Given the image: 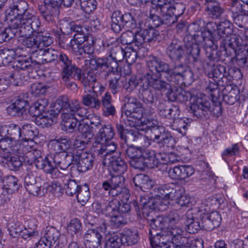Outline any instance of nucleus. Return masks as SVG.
I'll return each mask as SVG.
<instances>
[{
    "mask_svg": "<svg viewBox=\"0 0 248 248\" xmlns=\"http://www.w3.org/2000/svg\"><path fill=\"white\" fill-rule=\"evenodd\" d=\"M157 207L155 201L152 200L144 203L142 208V214L150 225V241L152 248H162L167 247L171 244L172 240L170 238L165 229V220L160 217H153L155 214L154 210Z\"/></svg>",
    "mask_w": 248,
    "mask_h": 248,
    "instance_id": "f257e3e1",
    "label": "nucleus"
},
{
    "mask_svg": "<svg viewBox=\"0 0 248 248\" xmlns=\"http://www.w3.org/2000/svg\"><path fill=\"white\" fill-rule=\"evenodd\" d=\"M214 80V82L209 81L206 88V91L210 93L212 106H211L210 102L207 100L205 96L197 97L190 106L192 112L197 118H207L211 114L218 117L221 115V93L218 88L220 80Z\"/></svg>",
    "mask_w": 248,
    "mask_h": 248,
    "instance_id": "f03ea898",
    "label": "nucleus"
},
{
    "mask_svg": "<svg viewBox=\"0 0 248 248\" xmlns=\"http://www.w3.org/2000/svg\"><path fill=\"white\" fill-rule=\"evenodd\" d=\"M221 52H224L227 57L235 58L236 64L244 67L248 63V46L246 40L239 35L233 34L221 42L220 46Z\"/></svg>",
    "mask_w": 248,
    "mask_h": 248,
    "instance_id": "7ed1b4c3",
    "label": "nucleus"
},
{
    "mask_svg": "<svg viewBox=\"0 0 248 248\" xmlns=\"http://www.w3.org/2000/svg\"><path fill=\"white\" fill-rule=\"evenodd\" d=\"M39 163V168H44L45 173L50 174L54 179L61 177L62 174L58 168L64 170L74 164V150L72 152H56L53 156L45 155V161L41 159Z\"/></svg>",
    "mask_w": 248,
    "mask_h": 248,
    "instance_id": "20e7f679",
    "label": "nucleus"
},
{
    "mask_svg": "<svg viewBox=\"0 0 248 248\" xmlns=\"http://www.w3.org/2000/svg\"><path fill=\"white\" fill-rule=\"evenodd\" d=\"M146 62L148 71L145 74L143 87L146 88L150 87L160 92L167 91L170 85L162 79L164 78L167 80V78L162 71V68L157 61V57L149 55L146 58Z\"/></svg>",
    "mask_w": 248,
    "mask_h": 248,
    "instance_id": "39448f33",
    "label": "nucleus"
},
{
    "mask_svg": "<svg viewBox=\"0 0 248 248\" xmlns=\"http://www.w3.org/2000/svg\"><path fill=\"white\" fill-rule=\"evenodd\" d=\"M183 40L186 53L191 55L194 62H197L200 60L199 45L204 47L205 46H211L213 44L212 34L209 31H198L193 35L186 34Z\"/></svg>",
    "mask_w": 248,
    "mask_h": 248,
    "instance_id": "423d86ee",
    "label": "nucleus"
},
{
    "mask_svg": "<svg viewBox=\"0 0 248 248\" xmlns=\"http://www.w3.org/2000/svg\"><path fill=\"white\" fill-rule=\"evenodd\" d=\"M163 73L167 78V81L175 84H189L194 81V75L192 71L185 65L180 64L171 68L167 62L157 57Z\"/></svg>",
    "mask_w": 248,
    "mask_h": 248,
    "instance_id": "0eeeda50",
    "label": "nucleus"
},
{
    "mask_svg": "<svg viewBox=\"0 0 248 248\" xmlns=\"http://www.w3.org/2000/svg\"><path fill=\"white\" fill-rule=\"evenodd\" d=\"M124 105L122 113L128 118L141 120L153 113V109L149 111L144 109L142 104L135 97L126 95L124 99Z\"/></svg>",
    "mask_w": 248,
    "mask_h": 248,
    "instance_id": "6e6552de",
    "label": "nucleus"
},
{
    "mask_svg": "<svg viewBox=\"0 0 248 248\" xmlns=\"http://www.w3.org/2000/svg\"><path fill=\"white\" fill-rule=\"evenodd\" d=\"M150 193L153 196L158 197L161 200L158 202L155 201L157 204V207L154 210V211L156 209H159V205H162V204H163L165 206H167L169 204L170 201H173V199L179 195L180 190L171 188L168 185L160 186L155 185L152 191H150Z\"/></svg>",
    "mask_w": 248,
    "mask_h": 248,
    "instance_id": "1a4fd4ad",
    "label": "nucleus"
},
{
    "mask_svg": "<svg viewBox=\"0 0 248 248\" xmlns=\"http://www.w3.org/2000/svg\"><path fill=\"white\" fill-rule=\"evenodd\" d=\"M124 50L121 46H117L111 48L109 56L105 58V60H108V70L103 71L101 73L104 76V78H107L110 73L114 74L118 72V62H121L124 58Z\"/></svg>",
    "mask_w": 248,
    "mask_h": 248,
    "instance_id": "9d476101",
    "label": "nucleus"
},
{
    "mask_svg": "<svg viewBox=\"0 0 248 248\" xmlns=\"http://www.w3.org/2000/svg\"><path fill=\"white\" fill-rule=\"evenodd\" d=\"M70 28L71 31L76 32L74 35V38L71 40V47L73 51H77L85 41L93 43V37L90 33L89 26L87 28L78 25H72Z\"/></svg>",
    "mask_w": 248,
    "mask_h": 248,
    "instance_id": "9b49d317",
    "label": "nucleus"
},
{
    "mask_svg": "<svg viewBox=\"0 0 248 248\" xmlns=\"http://www.w3.org/2000/svg\"><path fill=\"white\" fill-rule=\"evenodd\" d=\"M202 211L198 207L189 209L186 214V231L189 233H195L203 229L201 217Z\"/></svg>",
    "mask_w": 248,
    "mask_h": 248,
    "instance_id": "f8f14e48",
    "label": "nucleus"
},
{
    "mask_svg": "<svg viewBox=\"0 0 248 248\" xmlns=\"http://www.w3.org/2000/svg\"><path fill=\"white\" fill-rule=\"evenodd\" d=\"M94 156L91 153L81 150H74V164L79 172H84L93 166Z\"/></svg>",
    "mask_w": 248,
    "mask_h": 248,
    "instance_id": "ddd939ff",
    "label": "nucleus"
},
{
    "mask_svg": "<svg viewBox=\"0 0 248 248\" xmlns=\"http://www.w3.org/2000/svg\"><path fill=\"white\" fill-rule=\"evenodd\" d=\"M111 28L116 33L119 32L124 25L131 29L139 28L141 27L142 22L137 16H111Z\"/></svg>",
    "mask_w": 248,
    "mask_h": 248,
    "instance_id": "4468645a",
    "label": "nucleus"
},
{
    "mask_svg": "<svg viewBox=\"0 0 248 248\" xmlns=\"http://www.w3.org/2000/svg\"><path fill=\"white\" fill-rule=\"evenodd\" d=\"M44 238L52 248H62L67 243L66 236L52 226L46 227Z\"/></svg>",
    "mask_w": 248,
    "mask_h": 248,
    "instance_id": "2eb2a0df",
    "label": "nucleus"
},
{
    "mask_svg": "<svg viewBox=\"0 0 248 248\" xmlns=\"http://www.w3.org/2000/svg\"><path fill=\"white\" fill-rule=\"evenodd\" d=\"M58 58L62 67L61 76L62 80H67L74 74L77 75L79 68L72 63V60L66 54L62 53Z\"/></svg>",
    "mask_w": 248,
    "mask_h": 248,
    "instance_id": "dca6fc26",
    "label": "nucleus"
},
{
    "mask_svg": "<svg viewBox=\"0 0 248 248\" xmlns=\"http://www.w3.org/2000/svg\"><path fill=\"white\" fill-rule=\"evenodd\" d=\"M86 248H98L104 240V232L101 228L89 229L84 236Z\"/></svg>",
    "mask_w": 248,
    "mask_h": 248,
    "instance_id": "f3484780",
    "label": "nucleus"
},
{
    "mask_svg": "<svg viewBox=\"0 0 248 248\" xmlns=\"http://www.w3.org/2000/svg\"><path fill=\"white\" fill-rule=\"evenodd\" d=\"M52 42L51 38L38 34L35 38L27 37L22 41V44L27 48H30L31 51L35 50L38 47L42 48L49 46Z\"/></svg>",
    "mask_w": 248,
    "mask_h": 248,
    "instance_id": "a211bd4d",
    "label": "nucleus"
},
{
    "mask_svg": "<svg viewBox=\"0 0 248 248\" xmlns=\"http://www.w3.org/2000/svg\"><path fill=\"white\" fill-rule=\"evenodd\" d=\"M93 145L99 148L97 153L99 155L104 157V163L108 161L112 155H119L116 152L117 145L111 140H106L102 143H93Z\"/></svg>",
    "mask_w": 248,
    "mask_h": 248,
    "instance_id": "6ab92c4d",
    "label": "nucleus"
},
{
    "mask_svg": "<svg viewBox=\"0 0 248 248\" xmlns=\"http://www.w3.org/2000/svg\"><path fill=\"white\" fill-rule=\"evenodd\" d=\"M167 54L172 61H180L186 55L190 56L186 53L185 45L183 46L181 42L177 39L172 40L169 45L167 48Z\"/></svg>",
    "mask_w": 248,
    "mask_h": 248,
    "instance_id": "aec40b11",
    "label": "nucleus"
},
{
    "mask_svg": "<svg viewBox=\"0 0 248 248\" xmlns=\"http://www.w3.org/2000/svg\"><path fill=\"white\" fill-rule=\"evenodd\" d=\"M221 217L218 212L215 211L209 214H204L202 212L201 215V221L203 229L207 231H211L219 226L221 223Z\"/></svg>",
    "mask_w": 248,
    "mask_h": 248,
    "instance_id": "412c9836",
    "label": "nucleus"
},
{
    "mask_svg": "<svg viewBox=\"0 0 248 248\" xmlns=\"http://www.w3.org/2000/svg\"><path fill=\"white\" fill-rule=\"evenodd\" d=\"M156 121L152 120L150 121L147 119V123L145 124L146 134L148 137L152 141L158 142L163 135L165 134L167 130L162 126L157 125Z\"/></svg>",
    "mask_w": 248,
    "mask_h": 248,
    "instance_id": "4be33fe9",
    "label": "nucleus"
},
{
    "mask_svg": "<svg viewBox=\"0 0 248 248\" xmlns=\"http://www.w3.org/2000/svg\"><path fill=\"white\" fill-rule=\"evenodd\" d=\"M195 170L190 165H184L170 168L168 170V174L173 179L184 180L194 174Z\"/></svg>",
    "mask_w": 248,
    "mask_h": 248,
    "instance_id": "5701e85b",
    "label": "nucleus"
},
{
    "mask_svg": "<svg viewBox=\"0 0 248 248\" xmlns=\"http://www.w3.org/2000/svg\"><path fill=\"white\" fill-rule=\"evenodd\" d=\"M135 186L138 190L147 192L148 190L152 191L155 187V182L148 175L140 173L136 175L133 178Z\"/></svg>",
    "mask_w": 248,
    "mask_h": 248,
    "instance_id": "b1692460",
    "label": "nucleus"
},
{
    "mask_svg": "<svg viewBox=\"0 0 248 248\" xmlns=\"http://www.w3.org/2000/svg\"><path fill=\"white\" fill-rule=\"evenodd\" d=\"M117 132L122 140H123L126 143H132L134 142L136 144L139 131L135 129H126L123 124H117L116 125Z\"/></svg>",
    "mask_w": 248,
    "mask_h": 248,
    "instance_id": "393cba45",
    "label": "nucleus"
},
{
    "mask_svg": "<svg viewBox=\"0 0 248 248\" xmlns=\"http://www.w3.org/2000/svg\"><path fill=\"white\" fill-rule=\"evenodd\" d=\"M108 161L104 162L105 165L109 166V169L120 174L127 170V164L119 155H113Z\"/></svg>",
    "mask_w": 248,
    "mask_h": 248,
    "instance_id": "a878e982",
    "label": "nucleus"
},
{
    "mask_svg": "<svg viewBox=\"0 0 248 248\" xmlns=\"http://www.w3.org/2000/svg\"><path fill=\"white\" fill-rule=\"evenodd\" d=\"M159 35V33L157 30L153 27L149 28L142 31L137 32V42L138 44H140V46L144 43L155 41Z\"/></svg>",
    "mask_w": 248,
    "mask_h": 248,
    "instance_id": "bb28decb",
    "label": "nucleus"
},
{
    "mask_svg": "<svg viewBox=\"0 0 248 248\" xmlns=\"http://www.w3.org/2000/svg\"><path fill=\"white\" fill-rule=\"evenodd\" d=\"M28 106L27 101L23 98H18L7 107V112L12 116H20L26 112Z\"/></svg>",
    "mask_w": 248,
    "mask_h": 248,
    "instance_id": "cd10ccee",
    "label": "nucleus"
},
{
    "mask_svg": "<svg viewBox=\"0 0 248 248\" xmlns=\"http://www.w3.org/2000/svg\"><path fill=\"white\" fill-rule=\"evenodd\" d=\"M61 117L62 121V129L68 133L73 132L78 122L76 115L73 113L68 111L62 112Z\"/></svg>",
    "mask_w": 248,
    "mask_h": 248,
    "instance_id": "c85d7f7f",
    "label": "nucleus"
},
{
    "mask_svg": "<svg viewBox=\"0 0 248 248\" xmlns=\"http://www.w3.org/2000/svg\"><path fill=\"white\" fill-rule=\"evenodd\" d=\"M27 2L20 0L14 3V5L7 10V16H31L28 11Z\"/></svg>",
    "mask_w": 248,
    "mask_h": 248,
    "instance_id": "c756f323",
    "label": "nucleus"
},
{
    "mask_svg": "<svg viewBox=\"0 0 248 248\" xmlns=\"http://www.w3.org/2000/svg\"><path fill=\"white\" fill-rule=\"evenodd\" d=\"M76 75V74H74L71 78L79 81L85 87L90 86H91L92 88L94 87L96 78L93 72H88L86 73H83L81 69L79 68L77 76Z\"/></svg>",
    "mask_w": 248,
    "mask_h": 248,
    "instance_id": "7c9ffc66",
    "label": "nucleus"
},
{
    "mask_svg": "<svg viewBox=\"0 0 248 248\" xmlns=\"http://www.w3.org/2000/svg\"><path fill=\"white\" fill-rule=\"evenodd\" d=\"M114 136L113 127L110 124H103L94 138L93 143H100L111 140Z\"/></svg>",
    "mask_w": 248,
    "mask_h": 248,
    "instance_id": "2f4dec72",
    "label": "nucleus"
},
{
    "mask_svg": "<svg viewBox=\"0 0 248 248\" xmlns=\"http://www.w3.org/2000/svg\"><path fill=\"white\" fill-rule=\"evenodd\" d=\"M238 90L232 85H227L222 90V99L223 101L230 105H232L239 99Z\"/></svg>",
    "mask_w": 248,
    "mask_h": 248,
    "instance_id": "473e14b6",
    "label": "nucleus"
},
{
    "mask_svg": "<svg viewBox=\"0 0 248 248\" xmlns=\"http://www.w3.org/2000/svg\"><path fill=\"white\" fill-rule=\"evenodd\" d=\"M25 155L22 156L24 158V162L29 165H32L33 163L35 164L37 169L42 170L44 171V168H39V161L41 159L45 161V154L40 150H33L32 152H29L25 153Z\"/></svg>",
    "mask_w": 248,
    "mask_h": 248,
    "instance_id": "72a5a7b5",
    "label": "nucleus"
},
{
    "mask_svg": "<svg viewBox=\"0 0 248 248\" xmlns=\"http://www.w3.org/2000/svg\"><path fill=\"white\" fill-rule=\"evenodd\" d=\"M48 105V102L46 99H39L29 107V113L31 116L37 118L45 112Z\"/></svg>",
    "mask_w": 248,
    "mask_h": 248,
    "instance_id": "f704fd0d",
    "label": "nucleus"
},
{
    "mask_svg": "<svg viewBox=\"0 0 248 248\" xmlns=\"http://www.w3.org/2000/svg\"><path fill=\"white\" fill-rule=\"evenodd\" d=\"M165 230L169 234L168 235L171 236L170 238L172 240V242L184 243V240H186V237L182 236L184 233L183 230L178 226H169L167 225Z\"/></svg>",
    "mask_w": 248,
    "mask_h": 248,
    "instance_id": "c9c22d12",
    "label": "nucleus"
},
{
    "mask_svg": "<svg viewBox=\"0 0 248 248\" xmlns=\"http://www.w3.org/2000/svg\"><path fill=\"white\" fill-rule=\"evenodd\" d=\"M139 96L143 102L147 104L153 105L157 101V96L149 88H146L142 85V88L139 89Z\"/></svg>",
    "mask_w": 248,
    "mask_h": 248,
    "instance_id": "e433bc0d",
    "label": "nucleus"
},
{
    "mask_svg": "<svg viewBox=\"0 0 248 248\" xmlns=\"http://www.w3.org/2000/svg\"><path fill=\"white\" fill-rule=\"evenodd\" d=\"M120 234L123 244L126 246L134 245L138 243L139 239L138 232L129 229H124Z\"/></svg>",
    "mask_w": 248,
    "mask_h": 248,
    "instance_id": "4c0bfd02",
    "label": "nucleus"
},
{
    "mask_svg": "<svg viewBox=\"0 0 248 248\" xmlns=\"http://www.w3.org/2000/svg\"><path fill=\"white\" fill-rule=\"evenodd\" d=\"M208 66L210 67V70H205L209 78H216L217 79H221L222 82L223 79H225V74L226 73V67L222 65H216L214 63L209 64L207 63Z\"/></svg>",
    "mask_w": 248,
    "mask_h": 248,
    "instance_id": "58836bf2",
    "label": "nucleus"
},
{
    "mask_svg": "<svg viewBox=\"0 0 248 248\" xmlns=\"http://www.w3.org/2000/svg\"><path fill=\"white\" fill-rule=\"evenodd\" d=\"M169 0H152L153 7L150 11L149 16H156L157 13H162L164 16L168 8L170 7Z\"/></svg>",
    "mask_w": 248,
    "mask_h": 248,
    "instance_id": "ea45409f",
    "label": "nucleus"
},
{
    "mask_svg": "<svg viewBox=\"0 0 248 248\" xmlns=\"http://www.w3.org/2000/svg\"><path fill=\"white\" fill-rule=\"evenodd\" d=\"M148 168L157 167L159 164V158L156 157L153 150H146L140 154Z\"/></svg>",
    "mask_w": 248,
    "mask_h": 248,
    "instance_id": "a19ab883",
    "label": "nucleus"
},
{
    "mask_svg": "<svg viewBox=\"0 0 248 248\" xmlns=\"http://www.w3.org/2000/svg\"><path fill=\"white\" fill-rule=\"evenodd\" d=\"M3 188L9 194L17 191L19 187L18 180L16 177L13 175L5 176L3 179Z\"/></svg>",
    "mask_w": 248,
    "mask_h": 248,
    "instance_id": "79ce46f5",
    "label": "nucleus"
},
{
    "mask_svg": "<svg viewBox=\"0 0 248 248\" xmlns=\"http://www.w3.org/2000/svg\"><path fill=\"white\" fill-rule=\"evenodd\" d=\"M103 114L105 116H113L116 113V109L112 103L110 94L106 93L102 97Z\"/></svg>",
    "mask_w": 248,
    "mask_h": 248,
    "instance_id": "37998d69",
    "label": "nucleus"
},
{
    "mask_svg": "<svg viewBox=\"0 0 248 248\" xmlns=\"http://www.w3.org/2000/svg\"><path fill=\"white\" fill-rule=\"evenodd\" d=\"M6 163L9 170L13 171H18L23 166V157L16 155H7L4 157Z\"/></svg>",
    "mask_w": 248,
    "mask_h": 248,
    "instance_id": "c03bdc74",
    "label": "nucleus"
},
{
    "mask_svg": "<svg viewBox=\"0 0 248 248\" xmlns=\"http://www.w3.org/2000/svg\"><path fill=\"white\" fill-rule=\"evenodd\" d=\"M20 50L21 49L19 48H9L5 47L0 48L3 65H8L12 62L15 59L16 57L18 55V51Z\"/></svg>",
    "mask_w": 248,
    "mask_h": 248,
    "instance_id": "a18cd8bd",
    "label": "nucleus"
},
{
    "mask_svg": "<svg viewBox=\"0 0 248 248\" xmlns=\"http://www.w3.org/2000/svg\"><path fill=\"white\" fill-rule=\"evenodd\" d=\"M7 128V135L9 138L5 139L3 140L2 143L8 140H19L21 137V127L15 124H10L5 125Z\"/></svg>",
    "mask_w": 248,
    "mask_h": 248,
    "instance_id": "49530a36",
    "label": "nucleus"
},
{
    "mask_svg": "<svg viewBox=\"0 0 248 248\" xmlns=\"http://www.w3.org/2000/svg\"><path fill=\"white\" fill-rule=\"evenodd\" d=\"M231 26V23L228 21L221 22L217 25L218 34L221 37L219 40L220 44L222 41L226 39L227 38H230L231 35L233 34H232V29Z\"/></svg>",
    "mask_w": 248,
    "mask_h": 248,
    "instance_id": "de8ad7c7",
    "label": "nucleus"
},
{
    "mask_svg": "<svg viewBox=\"0 0 248 248\" xmlns=\"http://www.w3.org/2000/svg\"><path fill=\"white\" fill-rule=\"evenodd\" d=\"M8 229L10 234L13 237L21 236L24 239H28L27 234L24 233V226H22L18 222H15L13 221L9 222L8 224Z\"/></svg>",
    "mask_w": 248,
    "mask_h": 248,
    "instance_id": "09e8293b",
    "label": "nucleus"
},
{
    "mask_svg": "<svg viewBox=\"0 0 248 248\" xmlns=\"http://www.w3.org/2000/svg\"><path fill=\"white\" fill-rule=\"evenodd\" d=\"M107 61L108 60L107 59L105 60V58L86 60L85 61V65L87 68H89L90 70H95L98 67L108 70V65L107 64H108V62L107 63ZM109 64H110V63Z\"/></svg>",
    "mask_w": 248,
    "mask_h": 248,
    "instance_id": "8fccbe9b",
    "label": "nucleus"
},
{
    "mask_svg": "<svg viewBox=\"0 0 248 248\" xmlns=\"http://www.w3.org/2000/svg\"><path fill=\"white\" fill-rule=\"evenodd\" d=\"M145 74L140 77L136 76H132L125 83L124 88L125 90L129 92H132L138 86H140V88H142V84H144V78Z\"/></svg>",
    "mask_w": 248,
    "mask_h": 248,
    "instance_id": "3c124183",
    "label": "nucleus"
},
{
    "mask_svg": "<svg viewBox=\"0 0 248 248\" xmlns=\"http://www.w3.org/2000/svg\"><path fill=\"white\" fill-rule=\"evenodd\" d=\"M53 146L56 152H66L71 145V142L69 139L66 138H55L54 140Z\"/></svg>",
    "mask_w": 248,
    "mask_h": 248,
    "instance_id": "603ef678",
    "label": "nucleus"
},
{
    "mask_svg": "<svg viewBox=\"0 0 248 248\" xmlns=\"http://www.w3.org/2000/svg\"><path fill=\"white\" fill-rule=\"evenodd\" d=\"M38 134V129L31 124H25L21 127V139L33 140Z\"/></svg>",
    "mask_w": 248,
    "mask_h": 248,
    "instance_id": "864d4df0",
    "label": "nucleus"
},
{
    "mask_svg": "<svg viewBox=\"0 0 248 248\" xmlns=\"http://www.w3.org/2000/svg\"><path fill=\"white\" fill-rule=\"evenodd\" d=\"M37 221L34 218L29 219L27 220L24 226V233L27 234V238L39 237V232L36 230Z\"/></svg>",
    "mask_w": 248,
    "mask_h": 248,
    "instance_id": "5fc2aeb1",
    "label": "nucleus"
},
{
    "mask_svg": "<svg viewBox=\"0 0 248 248\" xmlns=\"http://www.w3.org/2000/svg\"><path fill=\"white\" fill-rule=\"evenodd\" d=\"M108 180L111 185V189L110 193L111 195L114 197V195L118 193L117 192L119 191V190H121V188L124 187V178L120 175H117L112 176Z\"/></svg>",
    "mask_w": 248,
    "mask_h": 248,
    "instance_id": "6e6d98bb",
    "label": "nucleus"
},
{
    "mask_svg": "<svg viewBox=\"0 0 248 248\" xmlns=\"http://www.w3.org/2000/svg\"><path fill=\"white\" fill-rule=\"evenodd\" d=\"M15 66L17 68L21 70L27 69L29 71L35 69L32 62L29 58H26L25 55L19 54L18 59L15 62Z\"/></svg>",
    "mask_w": 248,
    "mask_h": 248,
    "instance_id": "4d7b16f0",
    "label": "nucleus"
},
{
    "mask_svg": "<svg viewBox=\"0 0 248 248\" xmlns=\"http://www.w3.org/2000/svg\"><path fill=\"white\" fill-rule=\"evenodd\" d=\"M44 47H38L35 50L30 52L29 59L32 62L35 68L37 66L45 63Z\"/></svg>",
    "mask_w": 248,
    "mask_h": 248,
    "instance_id": "13d9d810",
    "label": "nucleus"
},
{
    "mask_svg": "<svg viewBox=\"0 0 248 248\" xmlns=\"http://www.w3.org/2000/svg\"><path fill=\"white\" fill-rule=\"evenodd\" d=\"M82 102L85 106L91 107L93 108L99 109L101 107V102L98 98L96 94L91 95L87 94L82 97Z\"/></svg>",
    "mask_w": 248,
    "mask_h": 248,
    "instance_id": "bf43d9fd",
    "label": "nucleus"
},
{
    "mask_svg": "<svg viewBox=\"0 0 248 248\" xmlns=\"http://www.w3.org/2000/svg\"><path fill=\"white\" fill-rule=\"evenodd\" d=\"M205 49L207 58L211 63H214L219 60V52L217 50V45L213 41V44L211 46H205Z\"/></svg>",
    "mask_w": 248,
    "mask_h": 248,
    "instance_id": "052dcab7",
    "label": "nucleus"
},
{
    "mask_svg": "<svg viewBox=\"0 0 248 248\" xmlns=\"http://www.w3.org/2000/svg\"><path fill=\"white\" fill-rule=\"evenodd\" d=\"M120 233L113 234L107 238L105 248H120L123 244Z\"/></svg>",
    "mask_w": 248,
    "mask_h": 248,
    "instance_id": "680f3d73",
    "label": "nucleus"
},
{
    "mask_svg": "<svg viewBox=\"0 0 248 248\" xmlns=\"http://www.w3.org/2000/svg\"><path fill=\"white\" fill-rule=\"evenodd\" d=\"M27 18L23 16H5V21L8 24V28H11L15 31H17V29L23 24L27 22Z\"/></svg>",
    "mask_w": 248,
    "mask_h": 248,
    "instance_id": "e2e57ef3",
    "label": "nucleus"
},
{
    "mask_svg": "<svg viewBox=\"0 0 248 248\" xmlns=\"http://www.w3.org/2000/svg\"><path fill=\"white\" fill-rule=\"evenodd\" d=\"M204 3L206 5V10L210 12L208 14L220 16L223 14L224 10L218 6L216 0H205Z\"/></svg>",
    "mask_w": 248,
    "mask_h": 248,
    "instance_id": "0e129e2a",
    "label": "nucleus"
},
{
    "mask_svg": "<svg viewBox=\"0 0 248 248\" xmlns=\"http://www.w3.org/2000/svg\"><path fill=\"white\" fill-rule=\"evenodd\" d=\"M136 36L137 32L134 33L131 31H127L121 34L120 38L121 42L124 45L135 44V46L139 47L140 44H138L137 42Z\"/></svg>",
    "mask_w": 248,
    "mask_h": 248,
    "instance_id": "69168bd1",
    "label": "nucleus"
},
{
    "mask_svg": "<svg viewBox=\"0 0 248 248\" xmlns=\"http://www.w3.org/2000/svg\"><path fill=\"white\" fill-rule=\"evenodd\" d=\"M169 6L164 16H182L186 8L185 5L182 3L174 4L170 3Z\"/></svg>",
    "mask_w": 248,
    "mask_h": 248,
    "instance_id": "338daca9",
    "label": "nucleus"
},
{
    "mask_svg": "<svg viewBox=\"0 0 248 248\" xmlns=\"http://www.w3.org/2000/svg\"><path fill=\"white\" fill-rule=\"evenodd\" d=\"M82 224L79 219L75 218L72 219L67 226V232L72 235H76L78 237V234L82 231Z\"/></svg>",
    "mask_w": 248,
    "mask_h": 248,
    "instance_id": "774afa93",
    "label": "nucleus"
}]
</instances>
